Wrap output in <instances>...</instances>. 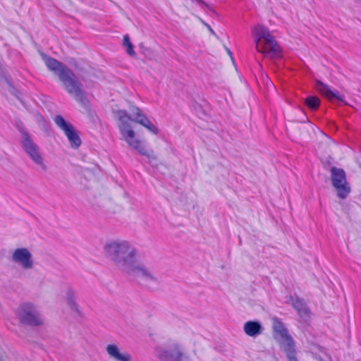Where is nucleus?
Wrapping results in <instances>:
<instances>
[{
    "label": "nucleus",
    "mask_w": 361,
    "mask_h": 361,
    "mask_svg": "<svg viewBox=\"0 0 361 361\" xmlns=\"http://www.w3.org/2000/svg\"><path fill=\"white\" fill-rule=\"evenodd\" d=\"M130 112L133 117L132 118L127 114L126 111L118 110L116 111V116L119 121L118 128L122 137L129 146L137 150L140 154L147 156L149 159V162H151V159L155 160L156 157L153 155H150L147 152L145 147L142 145V141L136 138L135 133L131 128L130 121L131 120L142 125L155 135L158 134L159 130L146 116L142 114V111L138 107L131 106L130 107Z\"/></svg>",
    "instance_id": "1"
},
{
    "label": "nucleus",
    "mask_w": 361,
    "mask_h": 361,
    "mask_svg": "<svg viewBox=\"0 0 361 361\" xmlns=\"http://www.w3.org/2000/svg\"><path fill=\"white\" fill-rule=\"evenodd\" d=\"M104 251L108 259L117 269L126 273L140 258L135 247L125 240L108 241L104 247Z\"/></svg>",
    "instance_id": "2"
},
{
    "label": "nucleus",
    "mask_w": 361,
    "mask_h": 361,
    "mask_svg": "<svg viewBox=\"0 0 361 361\" xmlns=\"http://www.w3.org/2000/svg\"><path fill=\"white\" fill-rule=\"evenodd\" d=\"M43 59L48 69L58 76L65 90L81 105L86 106L87 99L82 90V85L78 80L75 74L63 63L54 58L44 56Z\"/></svg>",
    "instance_id": "3"
},
{
    "label": "nucleus",
    "mask_w": 361,
    "mask_h": 361,
    "mask_svg": "<svg viewBox=\"0 0 361 361\" xmlns=\"http://www.w3.org/2000/svg\"><path fill=\"white\" fill-rule=\"evenodd\" d=\"M252 34L256 49L264 57L271 59L281 57V48L267 27L262 25H257L253 27Z\"/></svg>",
    "instance_id": "4"
},
{
    "label": "nucleus",
    "mask_w": 361,
    "mask_h": 361,
    "mask_svg": "<svg viewBox=\"0 0 361 361\" xmlns=\"http://www.w3.org/2000/svg\"><path fill=\"white\" fill-rule=\"evenodd\" d=\"M17 128L20 134V143L22 149L37 166L38 172L41 173H46L48 171V165L39 147L22 124L18 125Z\"/></svg>",
    "instance_id": "5"
},
{
    "label": "nucleus",
    "mask_w": 361,
    "mask_h": 361,
    "mask_svg": "<svg viewBox=\"0 0 361 361\" xmlns=\"http://www.w3.org/2000/svg\"><path fill=\"white\" fill-rule=\"evenodd\" d=\"M273 337L279 345L288 361H298L293 337L289 334L285 324L277 317L272 318Z\"/></svg>",
    "instance_id": "6"
},
{
    "label": "nucleus",
    "mask_w": 361,
    "mask_h": 361,
    "mask_svg": "<svg viewBox=\"0 0 361 361\" xmlns=\"http://www.w3.org/2000/svg\"><path fill=\"white\" fill-rule=\"evenodd\" d=\"M127 273L135 276L140 283L149 290H156L160 287L161 281L158 276L142 263L140 258Z\"/></svg>",
    "instance_id": "7"
},
{
    "label": "nucleus",
    "mask_w": 361,
    "mask_h": 361,
    "mask_svg": "<svg viewBox=\"0 0 361 361\" xmlns=\"http://www.w3.org/2000/svg\"><path fill=\"white\" fill-rule=\"evenodd\" d=\"M330 180L336 196L341 200L346 199L351 192V187L345 171L341 168L332 166L330 169Z\"/></svg>",
    "instance_id": "8"
},
{
    "label": "nucleus",
    "mask_w": 361,
    "mask_h": 361,
    "mask_svg": "<svg viewBox=\"0 0 361 361\" xmlns=\"http://www.w3.org/2000/svg\"><path fill=\"white\" fill-rule=\"evenodd\" d=\"M158 358L161 361H191L185 346L177 341H171L165 348L160 349Z\"/></svg>",
    "instance_id": "9"
},
{
    "label": "nucleus",
    "mask_w": 361,
    "mask_h": 361,
    "mask_svg": "<svg viewBox=\"0 0 361 361\" xmlns=\"http://www.w3.org/2000/svg\"><path fill=\"white\" fill-rule=\"evenodd\" d=\"M17 317L22 324L29 326H40L43 324V319L37 307L32 303L21 304L16 312Z\"/></svg>",
    "instance_id": "10"
},
{
    "label": "nucleus",
    "mask_w": 361,
    "mask_h": 361,
    "mask_svg": "<svg viewBox=\"0 0 361 361\" xmlns=\"http://www.w3.org/2000/svg\"><path fill=\"white\" fill-rule=\"evenodd\" d=\"M54 121L67 137L72 148L77 149L81 145V140L71 123L66 121L61 115L54 117Z\"/></svg>",
    "instance_id": "11"
},
{
    "label": "nucleus",
    "mask_w": 361,
    "mask_h": 361,
    "mask_svg": "<svg viewBox=\"0 0 361 361\" xmlns=\"http://www.w3.org/2000/svg\"><path fill=\"white\" fill-rule=\"evenodd\" d=\"M11 261L20 266L24 270H30L34 268V259L31 252L27 247L15 249L11 257Z\"/></svg>",
    "instance_id": "12"
},
{
    "label": "nucleus",
    "mask_w": 361,
    "mask_h": 361,
    "mask_svg": "<svg viewBox=\"0 0 361 361\" xmlns=\"http://www.w3.org/2000/svg\"><path fill=\"white\" fill-rule=\"evenodd\" d=\"M315 88L322 95L326 97L327 99L330 100L336 99L343 102L345 104H348L347 102H344L343 97L340 95L338 91L332 90L329 85L319 80H316Z\"/></svg>",
    "instance_id": "13"
},
{
    "label": "nucleus",
    "mask_w": 361,
    "mask_h": 361,
    "mask_svg": "<svg viewBox=\"0 0 361 361\" xmlns=\"http://www.w3.org/2000/svg\"><path fill=\"white\" fill-rule=\"evenodd\" d=\"M288 302L297 311L298 315L303 319H307L310 316V310L304 300L297 295H290Z\"/></svg>",
    "instance_id": "14"
},
{
    "label": "nucleus",
    "mask_w": 361,
    "mask_h": 361,
    "mask_svg": "<svg viewBox=\"0 0 361 361\" xmlns=\"http://www.w3.org/2000/svg\"><path fill=\"white\" fill-rule=\"evenodd\" d=\"M108 355L115 361H131L130 355L127 352L121 353L116 344H109L106 347Z\"/></svg>",
    "instance_id": "15"
},
{
    "label": "nucleus",
    "mask_w": 361,
    "mask_h": 361,
    "mask_svg": "<svg viewBox=\"0 0 361 361\" xmlns=\"http://www.w3.org/2000/svg\"><path fill=\"white\" fill-rule=\"evenodd\" d=\"M243 331L247 336L255 338L262 334L264 328L259 321H248L244 324Z\"/></svg>",
    "instance_id": "16"
},
{
    "label": "nucleus",
    "mask_w": 361,
    "mask_h": 361,
    "mask_svg": "<svg viewBox=\"0 0 361 361\" xmlns=\"http://www.w3.org/2000/svg\"><path fill=\"white\" fill-rule=\"evenodd\" d=\"M66 302L70 308L75 312H79V305L76 301V291L71 287L67 288L65 292Z\"/></svg>",
    "instance_id": "17"
},
{
    "label": "nucleus",
    "mask_w": 361,
    "mask_h": 361,
    "mask_svg": "<svg viewBox=\"0 0 361 361\" xmlns=\"http://www.w3.org/2000/svg\"><path fill=\"white\" fill-rule=\"evenodd\" d=\"M305 103L310 109L316 110L320 104V100L317 97L310 96L306 98Z\"/></svg>",
    "instance_id": "18"
},
{
    "label": "nucleus",
    "mask_w": 361,
    "mask_h": 361,
    "mask_svg": "<svg viewBox=\"0 0 361 361\" xmlns=\"http://www.w3.org/2000/svg\"><path fill=\"white\" fill-rule=\"evenodd\" d=\"M123 44L126 48V51L130 56H136V54L133 50V46L130 42V37L128 35H126L123 37Z\"/></svg>",
    "instance_id": "19"
},
{
    "label": "nucleus",
    "mask_w": 361,
    "mask_h": 361,
    "mask_svg": "<svg viewBox=\"0 0 361 361\" xmlns=\"http://www.w3.org/2000/svg\"><path fill=\"white\" fill-rule=\"evenodd\" d=\"M9 91L11 92V93L13 94L16 97L18 98V96L17 94V90L13 86H10Z\"/></svg>",
    "instance_id": "20"
},
{
    "label": "nucleus",
    "mask_w": 361,
    "mask_h": 361,
    "mask_svg": "<svg viewBox=\"0 0 361 361\" xmlns=\"http://www.w3.org/2000/svg\"><path fill=\"white\" fill-rule=\"evenodd\" d=\"M226 51H227V53L229 54V56L231 57V56H232V53H231V50H230L229 49H228V48H227V49H226Z\"/></svg>",
    "instance_id": "21"
},
{
    "label": "nucleus",
    "mask_w": 361,
    "mask_h": 361,
    "mask_svg": "<svg viewBox=\"0 0 361 361\" xmlns=\"http://www.w3.org/2000/svg\"><path fill=\"white\" fill-rule=\"evenodd\" d=\"M207 27H208V28H209V31H210L212 34H214V30H212V29L209 25H208Z\"/></svg>",
    "instance_id": "22"
}]
</instances>
